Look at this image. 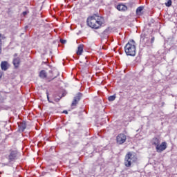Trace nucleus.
<instances>
[{"label":"nucleus","instance_id":"obj_1","mask_svg":"<svg viewBox=\"0 0 177 177\" xmlns=\"http://www.w3.org/2000/svg\"><path fill=\"white\" fill-rule=\"evenodd\" d=\"M87 26L94 30H99L104 24V19L102 16L93 15L88 17L86 19Z\"/></svg>","mask_w":177,"mask_h":177},{"label":"nucleus","instance_id":"obj_2","mask_svg":"<svg viewBox=\"0 0 177 177\" xmlns=\"http://www.w3.org/2000/svg\"><path fill=\"white\" fill-rule=\"evenodd\" d=\"M138 162V155L133 151H129L124 156V165L127 167L130 168L132 167V164Z\"/></svg>","mask_w":177,"mask_h":177},{"label":"nucleus","instance_id":"obj_3","mask_svg":"<svg viewBox=\"0 0 177 177\" xmlns=\"http://www.w3.org/2000/svg\"><path fill=\"white\" fill-rule=\"evenodd\" d=\"M124 52L127 56L136 55V43L133 39H131L124 46Z\"/></svg>","mask_w":177,"mask_h":177},{"label":"nucleus","instance_id":"obj_4","mask_svg":"<svg viewBox=\"0 0 177 177\" xmlns=\"http://www.w3.org/2000/svg\"><path fill=\"white\" fill-rule=\"evenodd\" d=\"M151 143L152 146H155L157 153H162L167 147L166 142L161 143V140L156 137L151 139Z\"/></svg>","mask_w":177,"mask_h":177},{"label":"nucleus","instance_id":"obj_5","mask_svg":"<svg viewBox=\"0 0 177 177\" xmlns=\"http://www.w3.org/2000/svg\"><path fill=\"white\" fill-rule=\"evenodd\" d=\"M39 77L42 80H46L47 82H50V81H53L56 78V76H53V71H49L48 73H47L45 70H41L39 72Z\"/></svg>","mask_w":177,"mask_h":177},{"label":"nucleus","instance_id":"obj_6","mask_svg":"<svg viewBox=\"0 0 177 177\" xmlns=\"http://www.w3.org/2000/svg\"><path fill=\"white\" fill-rule=\"evenodd\" d=\"M127 142V135L124 133H120L116 136V143L118 145H124Z\"/></svg>","mask_w":177,"mask_h":177},{"label":"nucleus","instance_id":"obj_7","mask_svg":"<svg viewBox=\"0 0 177 177\" xmlns=\"http://www.w3.org/2000/svg\"><path fill=\"white\" fill-rule=\"evenodd\" d=\"M20 156V153L17 151H12L8 156V160L10 162L15 161V160H17Z\"/></svg>","mask_w":177,"mask_h":177},{"label":"nucleus","instance_id":"obj_8","mask_svg":"<svg viewBox=\"0 0 177 177\" xmlns=\"http://www.w3.org/2000/svg\"><path fill=\"white\" fill-rule=\"evenodd\" d=\"M82 96V95L79 93L76 96L74 97L73 101L72 102V104H71L72 107L77 106V104L78 103V102L81 100Z\"/></svg>","mask_w":177,"mask_h":177},{"label":"nucleus","instance_id":"obj_9","mask_svg":"<svg viewBox=\"0 0 177 177\" xmlns=\"http://www.w3.org/2000/svg\"><path fill=\"white\" fill-rule=\"evenodd\" d=\"M10 67L9 63L7 61H2L1 63V68L3 71H6Z\"/></svg>","mask_w":177,"mask_h":177},{"label":"nucleus","instance_id":"obj_10","mask_svg":"<svg viewBox=\"0 0 177 177\" xmlns=\"http://www.w3.org/2000/svg\"><path fill=\"white\" fill-rule=\"evenodd\" d=\"M14 59H13V64L15 66V67L17 68L19 67V64H20V58H19L17 57V54H15L14 55Z\"/></svg>","mask_w":177,"mask_h":177},{"label":"nucleus","instance_id":"obj_11","mask_svg":"<svg viewBox=\"0 0 177 177\" xmlns=\"http://www.w3.org/2000/svg\"><path fill=\"white\" fill-rule=\"evenodd\" d=\"M149 42V38L146 37L145 35H141L140 43L142 45H146Z\"/></svg>","mask_w":177,"mask_h":177},{"label":"nucleus","instance_id":"obj_12","mask_svg":"<svg viewBox=\"0 0 177 177\" xmlns=\"http://www.w3.org/2000/svg\"><path fill=\"white\" fill-rule=\"evenodd\" d=\"M117 9L118 10L125 12V10L128 9V8L124 4H119L117 6Z\"/></svg>","mask_w":177,"mask_h":177},{"label":"nucleus","instance_id":"obj_13","mask_svg":"<svg viewBox=\"0 0 177 177\" xmlns=\"http://www.w3.org/2000/svg\"><path fill=\"white\" fill-rule=\"evenodd\" d=\"M82 52H84V46L82 44H80L77 47V55H82Z\"/></svg>","mask_w":177,"mask_h":177},{"label":"nucleus","instance_id":"obj_14","mask_svg":"<svg viewBox=\"0 0 177 177\" xmlns=\"http://www.w3.org/2000/svg\"><path fill=\"white\" fill-rule=\"evenodd\" d=\"M143 6H140L136 9V15H142Z\"/></svg>","mask_w":177,"mask_h":177},{"label":"nucleus","instance_id":"obj_15","mask_svg":"<svg viewBox=\"0 0 177 177\" xmlns=\"http://www.w3.org/2000/svg\"><path fill=\"white\" fill-rule=\"evenodd\" d=\"M2 39H3V36L0 34V55L2 53Z\"/></svg>","mask_w":177,"mask_h":177},{"label":"nucleus","instance_id":"obj_16","mask_svg":"<svg viewBox=\"0 0 177 177\" xmlns=\"http://www.w3.org/2000/svg\"><path fill=\"white\" fill-rule=\"evenodd\" d=\"M26 128H28V123H27V122H23V131H24V132L26 129Z\"/></svg>","mask_w":177,"mask_h":177},{"label":"nucleus","instance_id":"obj_17","mask_svg":"<svg viewBox=\"0 0 177 177\" xmlns=\"http://www.w3.org/2000/svg\"><path fill=\"white\" fill-rule=\"evenodd\" d=\"M109 102H114L115 100V95H111L108 97Z\"/></svg>","mask_w":177,"mask_h":177},{"label":"nucleus","instance_id":"obj_18","mask_svg":"<svg viewBox=\"0 0 177 177\" xmlns=\"http://www.w3.org/2000/svg\"><path fill=\"white\" fill-rule=\"evenodd\" d=\"M25 9L26 10L23 12V16H27V15L30 14V10L27 9V7H25Z\"/></svg>","mask_w":177,"mask_h":177},{"label":"nucleus","instance_id":"obj_19","mask_svg":"<svg viewBox=\"0 0 177 177\" xmlns=\"http://www.w3.org/2000/svg\"><path fill=\"white\" fill-rule=\"evenodd\" d=\"M171 5H172V1L171 0H168V1L165 3V6H167L168 8H169V6H171Z\"/></svg>","mask_w":177,"mask_h":177},{"label":"nucleus","instance_id":"obj_20","mask_svg":"<svg viewBox=\"0 0 177 177\" xmlns=\"http://www.w3.org/2000/svg\"><path fill=\"white\" fill-rule=\"evenodd\" d=\"M60 42H61V44H66V42H67V41H66L65 39H61Z\"/></svg>","mask_w":177,"mask_h":177},{"label":"nucleus","instance_id":"obj_21","mask_svg":"<svg viewBox=\"0 0 177 177\" xmlns=\"http://www.w3.org/2000/svg\"><path fill=\"white\" fill-rule=\"evenodd\" d=\"M155 39H156L154 38V37H151V44H154Z\"/></svg>","mask_w":177,"mask_h":177},{"label":"nucleus","instance_id":"obj_22","mask_svg":"<svg viewBox=\"0 0 177 177\" xmlns=\"http://www.w3.org/2000/svg\"><path fill=\"white\" fill-rule=\"evenodd\" d=\"M3 77V72H0V80Z\"/></svg>","mask_w":177,"mask_h":177},{"label":"nucleus","instance_id":"obj_23","mask_svg":"<svg viewBox=\"0 0 177 177\" xmlns=\"http://www.w3.org/2000/svg\"><path fill=\"white\" fill-rule=\"evenodd\" d=\"M29 135H30V131H26V136H29Z\"/></svg>","mask_w":177,"mask_h":177},{"label":"nucleus","instance_id":"obj_24","mask_svg":"<svg viewBox=\"0 0 177 177\" xmlns=\"http://www.w3.org/2000/svg\"><path fill=\"white\" fill-rule=\"evenodd\" d=\"M2 102V95H1V94H0V103H1Z\"/></svg>","mask_w":177,"mask_h":177},{"label":"nucleus","instance_id":"obj_25","mask_svg":"<svg viewBox=\"0 0 177 177\" xmlns=\"http://www.w3.org/2000/svg\"><path fill=\"white\" fill-rule=\"evenodd\" d=\"M63 113L64 114H68V112L67 111H64Z\"/></svg>","mask_w":177,"mask_h":177},{"label":"nucleus","instance_id":"obj_26","mask_svg":"<svg viewBox=\"0 0 177 177\" xmlns=\"http://www.w3.org/2000/svg\"><path fill=\"white\" fill-rule=\"evenodd\" d=\"M47 99L49 100V94L47 93Z\"/></svg>","mask_w":177,"mask_h":177},{"label":"nucleus","instance_id":"obj_27","mask_svg":"<svg viewBox=\"0 0 177 177\" xmlns=\"http://www.w3.org/2000/svg\"><path fill=\"white\" fill-rule=\"evenodd\" d=\"M19 131H20V132H21L23 131V129H20Z\"/></svg>","mask_w":177,"mask_h":177},{"label":"nucleus","instance_id":"obj_28","mask_svg":"<svg viewBox=\"0 0 177 177\" xmlns=\"http://www.w3.org/2000/svg\"><path fill=\"white\" fill-rule=\"evenodd\" d=\"M25 28H26V30H27V28H28V26H26V27H25Z\"/></svg>","mask_w":177,"mask_h":177}]
</instances>
